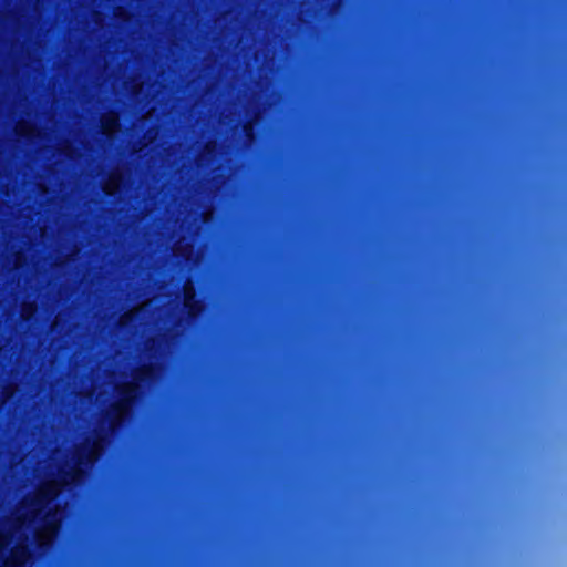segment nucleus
<instances>
[{
  "label": "nucleus",
  "mask_w": 567,
  "mask_h": 567,
  "mask_svg": "<svg viewBox=\"0 0 567 567\" xmlns=\"http://www.w3.org/2000/svg\"><path fill=\"white\" fill-rule=\"evenodd\" d=\"M78 474H79L78 472H74V473L72 474V476H71L70 478H68V480H64V481H63V483H64V484H68V483H70V482L75 481V478H76Z\"/></svg>",
  "instance_id": "obj_8"
},
{
  "label": "nucleus",
  "mask_w": 567,
  "mask_h": 567,
  "mask_svg": "<svg viewBox=\"0 0 567 567\" xmlns=\"http://www.w3.org/2000/svg\"><path fill=\"white\" fill-rule=\"evenodd\" d=\"M59 493V484L55 481L45 483L39 491V494L32 498L24 501L17 513V523L13 532H0V567H19L28 558L24 547L27 527V515L32 514L31 523L34 525L35 536L39 544L49 543L54 536L61 517L58 512L45 516H41V512L47 502Z\"/></svg>",
  "instance_id": "obj_1"
},
{
  "label": "nucleus",
  "mask_w": 567,
  "mask_h": 567,
  "mask_svg": "<svg viewBox=\"0 0 567 567\" xmlns=\"http://www.w3.org/2000/svg\"><path fill=\"white\" fill-rule=\"evenodd\" d=\"M97 455V446L95 445L91 452L90 460H93Z\"/></svg>",
  "instance_id": "obj_9"
},
{
  "label": "nucleus",
  "mask_w": 567,
  "mask_h": 567,
  "mask_svg": "<svg viewBox=\"0 0 567 567\" xmlns=\"http://www.w3.org/2000/svg\"><path fill=\"white\" fill-rule=\"evenodd\" d=\"M34 312V307L33 305H25L22 309V316L24 318H29L32 316V313Z\"/></svg>",
  "instance_id": "obj_7"
},
{
  "label": "nucleus",
  "mask_w": 567,
  "mask_h": 567,
  "mask_svg": "<svg viewBox=\"0 0 567 567\" xmlns=\"http://www.w3.org/2000/svg\"><path fill=\"white\" fill-rule=\"evenodd\" d=\"M120 184V177L117 175H112L109 179V182L105 185V192L107 194H113L117 189Z\"/></svg>",
  "instance_id": "obj_5"
},
{
  "label": "nucleus",
  "mask_w": 567,
  "mask_h": 567,
  "mask_svg": "<svg viewBox=\"0 0 567 567\" xmlns=\"http://www.w3.org/2000/svg\"><path fill=\"white\" fill-rule=\"evenodd\" d=\"M117 127V116L115 114H107L102 118V128L104 133L111 134Z\"/></svg>",
  "instance_id": "obj_3"
},
{
  "label": "nucleus",
  "mask_w": 567,
  "mask_h": 567,
  "mask_svg": "<svg viewBox=\"0 0 567 567\" xmlns=\"http://www.w3.org/2000/svg\"><path fill=\"white\" fill-rule=\"evenodd\" d=\"M118 391V394L122 396L120 402H117L112 410L107 413V419L112 426L118 422L122 416L125 415V413L128 410V402L131 399L134 398V386L132 384H123L118 388H116Z\"/></svg>",
  "instance_id": "obj_2"
},
{
  "label": "nucleus",
  "mask_w": 567,
  "mask_h": 567,
  "mask_svg": "<svg viewBox=\"0 0 567 567\" xmlns=\"http://www.w3.org/2000/svg\"><path fill=\"white\" fill-rule=\"evenodd\" d=\"M33 131L29 123L22 122L17 125V132L22 135H29Z\"/></svg>",
  "instance_id": "obj_6"
},
{
  "label": "nucleus",
  "mask_w": 567,
  "mask_h": 567,
  "mask_svg": "<svg viewBox=\"0 0 567 567\" xmlns=\"http://www.w3.org/2000/svg\"><path fill=\"white\" fill-rule=\"evenodd\" d=\"M194 297L193 287L187 285L185 287V306L189 309V312L195 315L196 311L193 309L192 299Z\"/></svg>",
  "instance_id": "obj_4"
}]
</instances>
